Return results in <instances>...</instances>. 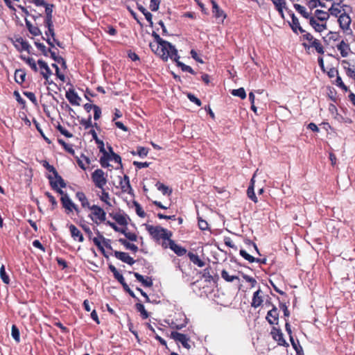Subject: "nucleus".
Returning <instances> with one entry per match:
<instances>
[{
	"label": "nucleus",
	"instance_id": "obj_1",
	"mask_svg": "<svg viewBox=\"0 0 355 355\" xmlns=\"http://www.w3.org/2000/svg\"><path fill=\"white\" fill-rule=\"evenodd\" d=\"M152 36L154 37L155 42L150 43V47L164 61H167L171 55H176V49L171 43L164 40L155 31L153 32Z\"/></svg>",
	"mask_w": 355,
	"mask_h": 355
},
{
	"label": "nucleus",
	"instance_id": "obj_2",
	"mask_svg": "<svg viewBox=\"0 0 355 355\" xmlns=\"http://www.w3.org/2000/svg\"><path fill=\"white\" fill-rule=\"evenodd\" d=\"M300 39L303 41L302 44L306 51L312 50L319 54H324V48L321 42L315 38L310 33L306 32L300 37Z\"/></svg>",
	"mask_w": 355,
	"mask_h": 355
},
{
	"label": "nucleus",
	"instance_id": "obj_3",
	"mask_svg": "<svg viewBox=\"0 0 355 355\" xmlns=\"http://www.w3.org/2000/svg\"><path fill=\"white\" fill-rule=\"evenodd\" d=\"M146 229L152 238L155 241L163 239V241H168L173 235V233L171 231L159 225L153 226L151 225H146Z\"/></svg>",
	"mask_w": 355,
	"mask_h": 355
},
{
	"label": "nucleus",
	"instance_id": "obj_4",
	"mask_svg": "<svg viewBox=\"0 0 355 355\" xmlns=\"http://www.w3.org/2000/svg\"><path fill=\"white\" fill-rule=\"evenodd\" d=\"M91 213L89 218L96 225H99L106 220V212L98 205H93L89 207Z\"/></svg>",
	"mask_w": 355,
	"mask_h": 355
},
{
	"label": "nucleus",
	"instance_id": "obj_5",
	"mask_svg": "<svg viewBox=\"0 0 355 355\" xmlns=\"http://www.w3.org/2000/svg\"><path fill=\"white\" fill-rule=\"evenodd\" d=\"M91 178L94 186L98 189H103L107 182L105 172L100 168L96 169L92 173Z\"/></svg>",
	"mask_w": 355,
	"mask_h": 355
},
{
	"label": "nucleus",
	"instance_id": "obj_6",
	"mask_svg": "<svg viewBox=\"0 0 355 355\" xmlns=\"http://www.w3.org/2000/svg\"><path fill=\"white\" fill-rule=\"evenodd\" d=\"M97 237H94L92 239V241L94 245L98 248V249L101 252L103 255L107 258L108 256L106 254L105 251L104 250L103 245H105L107 249L112 250V248L110 245V240L108 239H105L102 234L99 231L97 230Z\"/></svg>",
	"mask_w": 355,
	"mask_h": 355
},
{
	"label": "nucleus",
	"instance_id": "obj_7",
	"mask_svg": "<svg viewBox=\"0 0 355 355\" xmlns=\"http://www.w3.org/2000/svg\"><path fill=\"white\" fill-rule=\"evenodd\" d=\"M162 246L166 249L168 247L173 250L178 256H183L187 254V250L185 248L178 245L175 241L171 239L168 241V244L166 241H163L162 243Z\"/></svg>",
	"mask_w": 355,
	"mask_h": 355
},
{
	"label": "nucleus",
	"instance_id": "obj_8",
	"mask_svg": "<svg viewBox=\"0 0 355 355\" xmlns=\"http://www.w3.org/2000/svg\"><path fill=\"white\" fill-rule=\"evenodd\" d=\"M60 201L63 208L65 209V212L67 214L72 212L73 210L76 212V214L80 212L79 208L72 202L67 194L61 196Z\"/></svg>",
	"mask_w": 355,
	"mask_h": 355
},
{
	"label": "nucleus",
	"instance_id": "obj_9",
	"mask_svg": "<svg viewBox=\"0 0 355 355\" xmlns=\"http://www.w3.org/2000/svg\"><path fill=\"white\" fill-rule=\"evenodd\" d=\"M347 9H343V12L339 15L338 19L339 26L343 31L350 30V24L352 23V19L349 14L347 13Z\"/></svg>",
	"mask_w": 355,
	"mask_h": 355
},
{
	"label": "nucleus",
	"instance_id": "obj_10",
	"mask_svg": "<svg viewBox=\"0 0 355 355\" xmlns=\"http://www.w3.org/2000/svg\"><path fill=\"white\" fill-rule=\"evenodd\" d=\"M12 41L13 45L18 51L21 52L23 51H26L28 53H30V49L31 48V45L26 40H24L21 37H15L14 39L12 40Z\"/></svg>",
	"mask_w": 355,
	"mask_h": 355
},
{
	"label": "nucleus",
	"instance_id": "obj_11",
	"mask_svg": "<svg viewBox=\"0 0 355 355\" xmlns=\"http://www.w3.org/2000/svg\"><path fill=\"white\" fill-rule=\"evenodd\" d=\"M108 149H109V151L110 152V153H107V155H108V157H107V159L105 161V162H101V157L100 158V164L101 165L102 167L103 168H107L110 166V164H109V162L110 161H114L116 163H118V164H120L121 165V157L116 154L115 153H114L113 150H112V146H108Z\"/></svg>",
	"mask_w": 355,
	"mask_h": 355
},
{
	"label": "nucleus",
	"instance_id": "obj_12",
	"mask_svg": "<svg viewBox=\"0 0 355 355\" xmlns=\"http://www.w3.org/2000/svg\"><path fill=\"white\" fill-rule=\"evenodd\" d=\"M170 337L175 341L180 343L184 348L187 349L191 348V345L189 343V338L187 335L178 331H172Z\"/></svg>",
	"mask_w": 355,
	"mask_h": 355
},
{
	"label": "nucleus",
	"instance_id": "obj_13",
	"mask_svg": "<svg viewBox=\"0 0 355 355\" xmlns=\"http://www.w3.org/2000/svg\"><path fill=\"white\" fill-rule=\"evenodd\" d=\"M270 334L272 338L277 342V344L280 346L288 347V343L286 341L284 338L283 333L281 329L276 327H272Z\"/></svg>",
	"mask_w": 355,
	"mask_h": 355
},
{
	"label": "nucleus",
	"instance_id": "obj_14",
	"mask_svg": "<svg viewBox=\"0 0 355 355\" xmlns=\"http://www.w3.org/2000/svg\"><path fill=\"white\" fill-rule=\"evenodd\" d=\"M291 21L289 23V24L292 31L296 34L300 33L303 35L304 33H305L306 31L304 30L302 27L300 26L298 18L295 15L293 12L291 13Z\"/></svg>",
	"mask_w": 355,
	"mask_h": 355
},
{
	"label": "nucleus",
	"instance_id": "obj_15",
	"mask_svg": "<svg viewBox=\"0 0 355 355\" xmlns=\"http://www.w3.org/2000/svg\"><path fill=\"white\" fill-rule=\"evenodd\" d=\"M37 64H39L40 67L41 68L42 71H41V74L42 75V76L44 78V79L46 80V83L49 84V85H51L53 83V81H49V78L50 76H51L52 74V71L50 69V68L49 67L48 64H46V62H45L44 60H39L37 61Z\"/></svg>",
	"mask_w": 355,
	"mask_h": 355
},
{
	"label": "nucleus",
	"instance_id": "obj_16",
	"mask_svg": "<svg viewBox=\"0 0 355 355\" xmlns=\"http://www.w3.org/2000/svg\"><path fill=\"white\" fill-rule=\"evenodd\" d=\"M346 8L351 10V8L349 6L343 5V6H340V3H333L331 8L329 9V15H331L339 18V15H342L343 12V9Z\"/></svg>",
	"mask_w": 355,
	"mask_h": 355
},
{
	"label": "nucleus",
	"instance_id": "obj_17",
	"mask_svg": "<svg viewBox=\"0 0 355 355\" xmlns=\"http://www.w3.org/2000/svg\"><path fill=\"white\" fill-rule=\"evenodd\" d=\"M266 318L270 324H278L279 312L275 305H272V309L268 311Z\"/></svg>",
	"mask_w": 355,
	"mask_h": 355
},
{
	"label": "nucleus",
	"instance_id": "obj_18",
	"mask_svg": "<svg viewBox=\"0 0 355 355\" xmlns=\"http://www.w3.org/2000/svg\"><path fill=\"white\" fill-rule=\"evenodd\" d=\"M113 254L116 259L121 260L124 263H128V265L132 266L135 262L133 258L131 257L127 252L115 250L114 251Z\"/></svg>",
	"mask_w": 355,
	"mask_h": 355
},
{
	"label": "nucleus",
	"instance_id": "obj_19",
	"mask_svg": "<svg viewBox=\"0 0 355 355\" xmlns=\"http://www.w3.org/2000/svg\"><path fill=\"white\" fill-rule=\"evenodd\" d=\"M173 61L176 62V65L178 67H180L182 71L189 72L191 74H196V72L193 71V69L190 67L188 66L183 62L179 61L180 56L178 54V51L176 50V55H171V57H169Z\"/></svg>",
	"mask_w": 355,
	"mask_h": 355
},
{
	"label": "nucleus",
	"instance_id": "obj_20",
	"mask_svg": "<svg viewBox=\"0 0 355 355\" xmlns=\"http://www.w3.org/2000/svg\"><path fill=\"white\" fill-rule=\"evenodd\" d=\"M309 23L310 26L318 33H322V31L327 29V25H324L321 23L320 21L316 20L315 17H311L309 19Z\"/></svg>",
	"mask_w": 355,
	"mask_h": 355
},
{
	"label": "nucleus",
	"instance_id": "obj_21",
	"mask_svg": "<svg viewBox=\"0 0 355 355\" xmlns=\"http://www.w3.org/2000/svg\"><path fill=\"white\" fill-rule=\"evenodd\" d=\"M262 294L263 292L260 288H259L257 291L254 293L251 302V306L252 307L256 309L259 307L262 304L263 302Z\"/></svg>",
	"mask_w": 355,
	"mask_h": 355
},
{
	"label": "nucleus",
	"instance_id": "obj_22",
	"mask_svg": "<svg viewBox=\"0 0 355 355\" xmlns=\"http://www.w3.org/2000/svg\"><path fill=\"white\" fill-rule=\"evenodd\" d=\"M68 227L71 236L74 241H78L80 243L84 241V236L83 234L74 225L69 224Z\"/></svg>",
	"mask_w": 355,
	"mask_h": 355
},
{
	"label": "nucleus",
	"instance_id": "obj_23",
	"mask_svg": "<svg viewBox=\"0 0 355 355\" xmlns=\"http://www.w3.org/2000/svg\"><path fill=\"white\" fill-rule=\"evenodd\" d=\"M312 17H315L316 20L320 21L324 25H327V20L329 18V11L326 12L322 10H315L314 13H312Z\"/></svg>",
	"mask_w": 355,
	"mask_h": 355
},
{
	"label": "nucleus",
	"instance_id": "obj_24",
	"mask_svg": "<svg viewBox=\"0 0 355 355\" xmlns=\"http://www.w3.org/2000/svg\"><path fill=\"white\" fill-rule=\"evenodd\" d=\"M110 216L112 217L119 225L127 226L128 224V216L125 214L121 213H110Z\"/></svg>",
	"mask_w": 355,
	"mask_h": 355
},
{
	"label": "nucleus",
	"instance_id": "obj_25",
	"mask_svg": "<svg viewBox=\"0 0 355 355\" xmlns=\"http://www.w3.org/2000/svg\"><path fill=\"white\" fill-rule=\"evenodd\" d=\"M119 185L123 193H127L129 194L132 193V189L130 183L129 177L127 175H125L123 178H121Z\"/></svg>",
	"mask_w": 355,
	"mask_h": 355
},
{
	"label": "nucleus",
	"instance_id": "obj_26",
	"mask_svg": "<svg viewBox=\"0 0 355 355\" xmlns=\"http://www.w3.org/2000/svg\"><path fill=\"white\" fill-rule=\"evenodd\" d=\"M211 3L212 4V12L214 16L216 19H221L222 21H223L226 17V15L225 14L224 11L220 8L214 0H211Z\"/></svg>",
	"mask_w": 355,
	"mask_h": 355
},
{
	"label": "nucleus",
	"instance_id": "obj_27",
	"mask_svg": "<svg viewBox=\"0 0 355 355\" xmlns=\"http://www.w3.org/2000/svg\"><path fill=\"white\" fill-rule=\"evenodd\" d=\"M66 98L71 105H80L79 101H80V98L78 96V94L74 91V89H69V91L66 92Z\"/></svg>",
	"mask_w": 355,
	"mask_h": 355
},
{
	"label": "nucleus",
	"instance_id": "obj_28",
	"mask_svg": "<svg viewBox=\"0 0 355 355\" xmlns=\"http://www.w3.org/2000/svg\"><path fill=\"white\" fill-rule=\"evenodd\" d=\"M76 198L80 202L81 206L83 208H84V209L87 208L89 209V207H92V205H90L88 198H87V196L84 192H83V191L76 192Z\"/></svg>",
	"mask_w": 355,
	"mask_h": 355
},
{
	"label": "nucleus",
	"instance_id": "obj_29",
	"mask_svg": "<svg viewBox=\"0 0 355 355\" xmlns=\"http://www.w3.org/2000/svg\"><path fill=\"white\" fill-rule=\"evenodd\" d=\"M134 276L135 278L142 284V285L145 287H151L153 284V279L150 277H146V278H144L143 275L138 272H133Z\"/></svg>",
	"mask_w": 355,
	"mask_h": 355
},
{
	"label": "nucleus",
	"instance_id": "obj_30",
	"mask_svg": "<svg viewBox=\"0 0 355 355\" xmlns=\"http://www.w3.org/2000/svg\"><path fill=\"white\" fill-rule=\"evenodd\" d=\"M337 49L340 51L342 57L345 58L348 55L349 51H350L349 45L342 40L338 45Z\"/></svg>",
	"mask_w": 355,
	"mask_h": 355
},
{
	"label": "nucleus",
	"instance_id": "obj_31",
	"mask_svg": "<svg viewBox=\"0 0 355 355\" xmlns=\"http://www.w3.org/2000/svg\"><path fill=\"white\" fill-rule=\"evenodd\" d=\"M190 261L195 265L198 267H203L205 265V261L200 259L199 256L196 254H194L191 252H189L187 254Z\"/></svg>",
	"mask_w": 355,
	"mask_h": 355
},
{
	"label": "nucleus",
	"instance_id": "obj_32",
	"mask_svg": "<svg viewBox=\"0 0 355 355\" xmlns=\"http://www.w3.org/2000/svg\"><path fill=\"white\" fill-rule=\"evenodd\" d=\"M26 26L29 33L33 36H38L42 35L40 29L37 26H33L30 21L25 19Z\"/></svg>",
	"mask_w": 355,
	"mask_h": 355
},
{
	"label": "nucleus",
	"instance_id": "obj_33",
	"mask_svg": "<svg viewBox=\"0 0 355 355\" xmlns=\"http://www.w3.org/2000/svg\"><path fill=\"white\" fill-rule=\"evenodd\" d=\"M26 73L24 69H19L15 71V80L17 83L21 85L25 81Z\"/></svg>",
	"mask_w": 355,
	"mask_h": 355
},
{
	"label": "nucleus",
	"instance_id": "obj_34",
	"mask_svg": "<svg viewBox=\"0 0 355 355\" xmlns=\"http://www.w3.org/2000/svg\"><path fill=\"white\" fill-rule=\"evenodd\" d=\"M44 26L48 28V31L45 32V35L47 38H55V33L53 28V21H44Z\"/></svg>",
	"mask_w": 355,
	"mask_h": 355
},
{
	"label": "nucleus",
	"instance_id": "obj_35",
	"mask_svg": "<svg viewBox=\"0 0 355 355\" xmlns=\"http://www.w3.org/2000/svg\"><path fill=\"white\" fill-rule=\"evenodd\" d=\"M294 8L304 18L306 19H309L312 16L311 12H307L306 8L300 4L295 3Z\"/></svg>",
	"mask_w": 355,
	"mask_h": 355
},
{
	"label": "nucleus",
	"instance_id": "obj_36",
	"mask_svg": "<svg viewBox=\"0 0 355 355\" xmlns=\"http://www.w3.org/2000/svg\"><path fill=\"white\" fill-rule=\"evenodd\" d=\"M101 189V194L97 193V195L99 197V199L102 202H105L107 205L111 207L112 204L110 202V198L109 193L107 191H106V190L105 189V187H103V189Z\"/></svg>",
	"mask_w": 355,
	"mask_h": 355
},
{
	"label": "nucleus",
	"instance_id": "obj_37",
	"mask_svg": "<svg viewBox=\"0 0 355 355\" xmlns=\"http://www.w3.org/2000/svg\"><path fill=\"white\" fill-rule=\"evenodd\" d=\"M137 9L145 16L146 19L148 21L150 26H153V15L144 6L137 3Z\"/></svg>",
	"mask_w": 355,
	"mask_h": 355
},
{
	"label": "nucleus",
	"instance_id": "obj_38",
	"mask_svg": "<svg viewBox=\"0 0 355 355\" xmlns=\"http://www.w3.org/2000/svg\"><path fill=\"white\" fill-rule=\"evenodd\" d=\"M247 195L248 197L252 200L254 202H257L258 200L257 198L254 193V180L253 178L251 180L250 185L248 187L247 190Z\"/></svg>",
	"mask_w": 355,
	"mask_h": 355
},
{
	"label": "nucleus",
	"instance_id": "obj_39",
	"mask_svg": "<svg viewBox=\"0 0 355 355\" xmlns=\"http://www.w3.org/2000/svg\"><path fill=\"white\" fill-rule=\"evenodd\" d=\"M96 143L98 145L100 152L103 154V156L101 157V162L103 163L107 159L105 157H108V155H107V151L105 149L104 142L98 139Z\"/></svg>",
	"mask_w": 355,
	"mask_h": 355
},
{
	"label": "nucleus",
	"instance_id": "obj_40",
	"mask_svg": "<svg viewBox=\"0 0 355 355\" xmlns=\"http://www.w3.org/2000/svg\"><path fill=\"white\" fill-rule=\"evenodd\" d=\"M148 152H149V149L146 148V147H143V146H138L137 148V151H132L131 152V154L133 155H139V157H146L148 154Z\"/></svg>",
	"mask_w": 355,
	"mask_h": 355
},
{
	"label": "nucleus",
	"instance_id": "obj_41",
	"mask_svg": "<svg viewBox=\"0 0 355 355\" xmlns=\"http://www.w3.org/2000/svg\"><path fill=\"white\" fill-rule=\"evenodd\" d=\"M21 59L26 62V64H28L32 70H33L35 72L37 71V67L36 64V62L35 60L33 58L31 57H26L24 55H21Z\"/></svg>",
	"mask_w": 355,
	"mask_h": 355
},
{
	"label": "nucleus",
	"instance_id": "obj_42",
	"mask_svg": "<svg viewBox=\"0 0 355 355\" xmlns=\"http://www.w3.org/2000/svg\"><path fill=\"white\" fill-rule=\"evenodd\" d=\"M53 4H49L46 3V6H44L45 8V12H46V18L44 19V21H53Z\"/></svg>",
	"mask_w": 355,
	"mask_h": 355
},
{
	"label": "nucleus",
	"instance_id": "obj_43",
	"mask_svg": "<svg viewBox=\"0 0 355 355\" xmlns=\"http://www.w3.org/2000/svg\"><path fill=\"white\" fill-rule=\"evenodd\" d=\"M48 179L49 180L50 185L53 190L56 191L58 193L61 194L62 196L66 194L62 190V188L60 186H58L57 181H53V178L51 175H49Z\"/></svg>",
	"mask_w": 355,
	"mask_h": 355
},
{
	"label": "nucleus",
	"instance_id": "obj_44",
	"mask_svg": "<svg viewBox=\"0 0 355 355\" xmlns=\"http://www.w3.org/2000/svg\"><path fill=\"white\" fill-rule=\"evenodd\" d=\"M274 3L276 10L278 12L283 15V8H285L286 1L285 0H272Z\"/></svg>",
	"mask_w": 355,
	"mask_h": 355
},
{
	"label": "nucleus",
	"instance_id": "obj_45",
	"mask_svg": "<svg viewBox=\"0 0 355 355\" xmlns=\"http://www.w3.org/2000/svg\"><path fill=\"white\" fill-rule=\"evenodd\" d=\"M156 187L159 191H160L163 195H171L172 193V190L169 189V187L163 183L157 182L156 184Z\"/></svg>",
	"mask_w": 355,
	"mask_h": 355
},
{
	"label": "nucleus",
	"instance_id": "obj_46",
	"mask_svg": "<svg viewBox=\"0 0 355 355\" xmlns=\"http://www.w3.org/2000/svg\"><path fill=\"white\" fill-rule=\"evenodd\" d=\"M135 307L137 311L141 313L143 319H146L149 317L148 311L145 309L144 306L141 303H137Z\"/></svg>",
	"mask_w": 355,
	"mask_h": 355
},
{
	"label": "nucleus",
	"instance_id": "obj_47",
	"mask_svg": "<svg viewBox=\"0 0 355 355\" xmlns=\"http://www.w3.org/2000/svg\"><path fill=\"white\" fill-rule=\"evenodd\" d=\"M58 142L64 148V150L73 156H75V150L71 145L67 144L63 139H58Z\"/></svg>",
	"mask_w": 355,
	"mask_h": 355
},
{
	"label": "nucleus",
	"instance_id": "obj_48",
	"mask_svg": "<svg viewBox=\"0 0 355 355\" xmlns=\"http://www.w3.org/2000/svg\"><path fill=\"white\" fill-rule=\"evenodd\" d=\"M290 341L297 355H300V354L303 352V350L302 346L300 345L299 340H297V341H295L293 337L291 336Z\"/></svg>",
	"mask_w": 355,
	"mask_h": 355
},
{
	"label": "nucleus",
	"instance_id": "obj_49",
	"mask_svg": "<svg viewBox=\"0 0 355 355\" xmlns=\"http://www.w3.org/2000/svg\"><path fill=\"white\" fill-rule=\"evenodd\" d=\"M221 277L226 282H232L236 279H239V277L236 275H230L228 272L225 270H223L221 272Z\"/></svg>",
	"mask_w": 355,
	"mask_h": 355
},
{
	"label": "nucleus",
	"instance_id": "obj_50",
	"mask_svg": "<svg viewBox=\"0 0 355 355\" xmlns=\"http://www.w3.org/2000/svg\"><path fill=\"white\" fill-rule=\"evenodd\" d=\"M35 45L36 46L37 49L39 51H40L44 56L49 55V51H51V48L47 49L44 44L40 43L39 42H35Z\"/></svg>",
	"mask_w": 355,
	"mask_h": 355
},
{
	"label": "nucleus",
	"instance_id": "obj_51",
	"mask_svg": "<svg viewBox=\"0 0 355 355\" xmlns=\"http://www.w3.org/2000/svg\"><path fill=\"white\" fill-rule=\"evenodd\" d=\"M11 335L13 339L19 343L20 342V333L19 330L15 324L12 326Z\"/></svg>",
	"mask_w": 355,
	"mask_h": 355
},
{
	"label": "nucleus",
	"instance_id": "obj_52",
	"mask_svg": "<svg viewBox=\"0 0 355 355\" xmlns=\"http://www.w3.org/2000/svg\"><path fill=\"white\" fill-rule=\"evenodd\" d=\"M53 175L55 178L53 181H57L58 186H60L61 188H65L67 184L63 178L58 174V171H55V173H53Z\"/></svg>",
	"mask_w": 355,
	"mask_h": 355
},
{
	"label": "nucleus",
	"instance_id": "obj_53",
	"mask_svg": "<svg viewBox=\"0 0 355 355\" xmlns=\"http://www.w3.org/2000/svg\"><path fill=\"white\" fill-rule=\"evenodd\" d=\"M232 94L235 96H239L241 99H245L246 98V93L243 87L236 89H233L232 91Z\"/></svg>",
	"mask_w": 355,
	"mask_h": 355
},
{
	"label": "nucleus",
	"instance_id": "obj_54",
	"mask_svg": "<svg viewBox=\"0 0 355 355\" xmlns=\"http://www.w3.org/2000/svg\"><path fill=\"white\" fill-rule=\"evenodd\" d=\"M0 277L4 284H8L10 283L9 276L6 272L5 266L3 265H2L0 268Z\"/></svg>",
	"mask_w": 355,
	"mask_h": 355
},
{
	"label": "nucleus",
	"instance_id": "obj_55",
	"mask_svg": "<svg viewBox=\"0 0 355 355\" xmlns=\"http://www.w3.org/2000/svg\"><path fill=\"white\" fill-rule=\"evenodd\" d=\"M80 124L82 125L85 130L89 129L92 126V116L91 115L89 116V117L85 119H82L79 121Z\"/></svg>",
	"mask_w": 355,
	"mask_h": 355
},
{
	"label": "nucleus",
	"instance_id": "obj_56",
	"mask_svg": "<svg viewBox=\"0 0 355 355\" xmlns=\"http://www.w3.org/2000/svg\"><path fill=\"white\" fill-rule=\"evenodd\" d=\"M239 254L242 257L248 261L250 263H254L255 261V257L249 254L245 250H240Z\"/></svg>",
	"mask_w": 355,
	"mask_h": 355
},
{
	"label": "nucleus",
	"instance_id": "obj_57",
	"mask_svg": "<svg viewBox=\"0 0 355 355\" xmlns=\"http://www.w3.org/2000/svg\"><path fill=\"white\" fill-rule=\"evenodd\" d=\"M42 39L43 40H45L46 41V42L48 43V44L51 47V48H54L55 47V44L58 46L59 47H62V44L58 40H57L56 38H54L53 40H51V38H46L45 39L44 37H42Z\"/></svg>",
	"mask_w": 355,
	"mask_h": 355
},
{
	"label": "nucleus",
	"instance_id": "obj_58",
	"mask_svg": "<svg viewBox=\"0 0 355 355\" xmlns=\"http://www.w3.org/2000/svg\"><path fill=\"white\" fill-rule=\"evenodd\" d=\"M308 7L312 10L313 8H316L318 6H320L322 7L324 6V4L320 2V0H309L307 2Z\"/></svg>",
	"mask_w": 355,
	"mask_h": 355
},
{
	"label": "nucleus",
	"instance_id": "obj_59",
	"mask_svg": "<svg viewBox=\"0 0 355 355\" xmlns=\"http://www.w3.org/2000/svg\"><path fill=\"white\" fill-rule=\"evenodd\" d=\"M24 95L26 96L35 105H37V101L35 95L31 92H24Z\"/></svg>",
	"mask_w": 355,
	"mask_h": 355
},
{
	"label": "nucleus",
	"instance_id": "obj_60",
	"mask_svg": "<svg viewBox=\"0 0 355 355\" xmlns=\"http://www.w3.org/2000/svg\"><path fill=\"white\" fill-rule=\"evenodd\" d=\"M134 205H135V210H136L137 214L139 216H140L141 218H144L146 216V213L143 210V209L141 207V205L137 202H136V201L134 202Z\"/></svg>",
	"mask_w": 355,
	"mask_h": 355
},
{
	"label": "nucleus",
	"instance_id": "obj_61",
	"mask_svg": "<svg viewBox=\"0 0 355 355\" xmlns=\"http://www.w3.org/2000/svg\"><path fill=\"white\" fill-rule=\"evenodd\" d=\"M335 84L340 88H341L343 91L347 92L348 91V87L344 84V83L342 80L341 77L338 75L336 77V83Z\"/></svg>",
	"mask_w": 355,
	"mask_h": 355
},
{
	"label": "nucleus",
	"instance_id": "obj_62",
	"mask_svg": "<svg viewBox=\"0 0 355 355\" xmlns=\"http://www.w3.org/2000/svg\"><path fill=\"white\" fill-rule=\"evenodd\" d=\"M45 196L49 198V202L51 203L52 209H54L58 205V203H57V201H56L55 197L53 196H52L51 193H49L48 191L45 193Z\"/></svg>",
	"mask_w": 355,
	"mask_h": 355
},
{
	"label": "nucleus",
	"instance_id": "obj_63",
	"mask_svg": "<svg viewBox=\"0 0 355 355\" xmlns=\"http://www.w3.org/2000/svg\"><path fill=\"white\" fill-rule=\"evenodd\" d=\"M159 4H160V0H150V6H149L150 9L152 11L155 12V11L158 10Z\"/></svg>",
	"mask_w": 355,
	"mask_h": 355
},
{
	"label": "nucleus",
	"instance_id": "obj_64",
	"mask_svg": "<svg viewBox=\"0 0 355 355\" xmlns=\"http://www.w3.org/2000/svg\"><path fill=\"white\" fill-rule=\"evenodd\" d=\"M198 227L201 230H207L208 227V223L205 220H203L202 218L198 217Z\"/></svg>",
	"mask_w": 355,
	"mask_h": 355
}]
</instances>
